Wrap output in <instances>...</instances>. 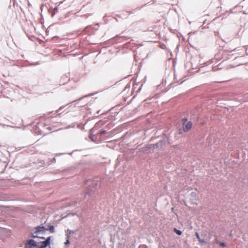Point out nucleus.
Wrapping results in <instances>:
<instances>
[{
  "instance_id": "1",
  "label": "nucleus",
  "mask_w": 248,
  "mask_h": 248,
  "mask_svg": "<svg viewBox=\"0 0 248 248\" xmlns=\"http://www.w3.org/2000/svg\"><path fill=\"white\" fill-rule=\"evenodd\" d=\"M39 242L35 241L34 240H28L26 244L25 248H38Z\"/></svg>"
},
{
  "instance_id": "2",
  "label": "nucleus",
  "mask_w": 248,
  "mask_h": 248,
  "mask_svg": "<svg viewBox=\"0 0 248 248\" xmlns=\"http://www.w3.org/2000/svg\"><path fill=\"white\" fill-rule=\"evenodd\" d=\"M183 125V130L184 131H188L189 130L192 126V124L190 121H188L186 118H183L182 120Z\"/></svg>"
},
{
  "instance_id": "3",
  "label": "nucleus",
  "mask_w": 248,
  "mask_h": 248,
  "mask_svg": "<svg viewBox=\"0 0 248 248\" xmlns=\"http://www.w3.org/2000/svg\"><path fill=\"white\" fill-rule=\"evenodd\" d=\"M43 226H39L34 228V232L32 233V237L33 238L38 237L37 234L39 232H43L46 230Z\"/></svg>"
},
{
  "instance_id": "4",
  "label": "nucleus",
  "mask_w": 248,
  "mask_h": 248,
  "mask_svg": "<svg viewBox=\"0 0 248 248\" xmlns=\"http://www.w3.org/2000/svg\"><path fill=\"white\" fill-rule=\"evenodd\" d=\"M50 239L51 236H49L45 241L39 243L38 248H46V247L49 245Z\"/></svg>"
},
{
  "instance_id": "5",
  "label": "nucleus",
  "mask_w": 248,
  "mask_h": 248,
  "mask_svg": "<svg viewBox=\"0 0 248 248\" xmlns=\"http://www.w3.org/2000/svg\"><path fill=\"white\" fill-rule=\"evenodd\" d=\"M196 236L201 244H205L206 243V241H205V240L201 239L200 238V235L198 232H196Z\"/></svg>"
},
{
  "instance_id": "6",
  "label": "nucleus",
  "mask_w": 248,
  "mask_h": 248,
  "mask_svg": "<svg viewBox=\"0 0 248 248\" xmlns=\"http://www.w3.org/2000/svg\"><path fill=\"white\" fill-rule=\"evenodd\" d=\"M158 147L157 144L150 145L149 146H147L145 148V151H147L148 149H151L152 148H155V147Z\"/></svg>"
},
{
  "instance_id": "7",
  "label": "nucleus",
  "mask_w": 248,
  "mask_h": 248,
  "mask_svg": "<svg viewBox=\"0 0 248 248\" xmlns=\"http://www.w3.org/2000/svg\"><path fill=\"white\" fill-rule=\"evenodd\" d=\"M48 229H49V231L51 232H54V226H53L52 225L49 226Z\"/></svg>"
},
{
  "instance_id": "8",
  "label": "nucleus",
  "mask_w": 248,
  "mask_h": 248,
  "mask_svg": "<svg viewBox=\"0 0 248 248\" xmlns=\"http://www.w3.org/2000/svg\"><path fill=\"white\" fill-rule=\"evenodd\" d=\"M174 231L178 235H180L182 233V232L181 231L178 230L176 229H174Z\"/></svg>"
},
{
  "instance_id": "9",
  "label": "nucleus",
  "mask_w": 248,
  "mask_h": 248,
  "mask_svg": "<svg viewBox=\"0 0 248 248\" xmlns=\"http://www.w3.org/2000/svg\"><path fill=\"white\" fill-rule=\"evenodd\" d=\"M106 133V131L105 130H101L100 132V135L105 134Z\"/></svg>"
},
{
  "instance_id": "10",
  "label": "nucleus",
  "mask_w": 248,
  "mask_h": 248,
  "mask_svg": "<svg viewBox=\"0 0 248 248\" xmlns=\"http://www.w3.org/2000/svg\"><path fill=\"white\" fill-rule=\"evenodd\" d=\"M138 248H147V247L145 245H140Z\"/></svg>"
},
{
  "instance_id": "11",
  "label": "nucleus",
  "mask_w": 248,
  "mask_h": 248,
  "mask_svg": "<svg viewBox=\"0 0 248 248\" xmlns=\"http://www.w3.org/2000/svg\"><path fill=\"white\" fill-rule=\"evenodd\" d=\"M220 246L222 247H225L226 246V245L224 243H220Z\"/></svg>"
},
{
  "instance_id": "12",
  "label": "nucleus",
  "mask_w": 248,
  "mask_h": 248,
  "mask_svg": "<svg viewBox=\"0 0 248 248\" xmlns=\"http://www.w3.org/2000/svg\"><path fill=\"white\" fill-rule=\"evenodd\" d=\"M69 243V241L68 240H67L66 242L65 243V244H68Z\"/></svg>"
},
{
  "instance_id": "13",
  "label": "nucleus",
  "mask_w": 248,
  "mask_h": 248,
  "mask_svg": "<svg viewBox=\"0 0 248 248\" xmlns=\"http://www.w3.org/2000/svg\"><path fill=\"white\" fill-rule=\"evenodd\" d=\"M206 232H205V233H204V235H204V237H205V236H206Z\"/></svg>"
}]
</instances>
